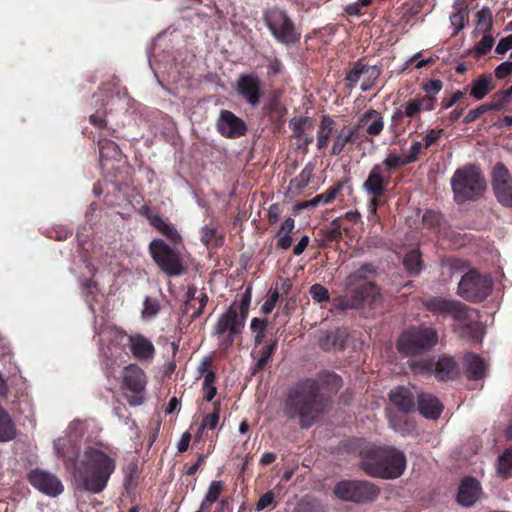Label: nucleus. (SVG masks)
Instances as JSON below:
<instances>
[{"label":"nucleus","mask_w":512,"mask_h":512,"mask_svg":"<svg viewBox=\"0 0 512 512\" xmlns=\"http://www.w3.org/2000/svg\"><path fill=\"white\" fill-rule=\"evenodd\" d=\"M223 488L224 483L222 481H212L210 483L206 495L201 502L202 511L208 510L209 507L218 500Z\"/></svg>","instance_id":"c9c22d12"},{"label":"nucleus","mask_w":512,"mask_h":512,"mask_svg":"<svg viewBox=\"0 0 512 512\" xmlns=\"http://www.w3.org/2000/svg\"><path fill=\"white\" fill-rule=\"evenodd\" d=\"M17 436L16 424L10 414L0 406V443L10 442Z\"/></svg>","instance_id":"a878e982"},{"label":"nucleus","mask_w":512,"mask_h":512,"mask_svg":"<svg viewBox=\"0 0 512 512\" xmlns=\"http://www.w3.org/2000/svg\"><path fill=\"white\" fill-rule=\"evenodd\" d=\"M491 287L492 280L488 276L469 271L459 282L458 294L470 302H478L490 294Z\"/></svg>","instance_id":"9d476101"},{"label":"nucleus","mask_w":512,"mask_h":512,"mask_svg":"<svg viewBox=\"0 0 512 512\" xmlns=\"http://www.w3.org/2000/svg\"><path fill=\"white\" fill-rule=\"evenodd\" d=\"M492 188L502 205L512 206V176L502 163H497L493 169Z\"/></svg>","instance_id":"4468645a"},{"label":"nucleus","mask_w":512,"mask_h":512,"mask_svg":"<svg viewBox=\"0 0 512 512\" xmlns=\"http://www.w3.org/2000/svg\"><path fill=\"white\" fill-rule=\"evenodd\" d=\"M313 170H314L313 164H311V163L307 164L302 169L300 174L290 181L289 189L294 193H299L311 181Z\"/></svg>","instance_id":"72a5a7b5"},{"label":"nucleus","mask_w":512,"mask_h":512,"mask_svg":"<svg viewBox=\"0 0 512 512\" xmlns=\"http://www.w3.org/2000/svg\"><path fill=\"white\" fill-rule=\"evenodd\" d=\"M245 318L238 313L237 302H233L228 310L223 313L214 327V333L218 336L227 335L225 346L232 345L234 337L244 327Z\"/></svg>","instance_id":"ddd939ff"},{"label":"nucleus","mask_w":512,"mask_h":512,"mask_svg":"<svg viewBox=\"0 0 512 512\" xmlns=\"http://www.w3.org/2000/svg\"><path fill=\"white\" fill-rule=\"evenodd\" d=\"M389 182V175L385 174L382 165L377 164L372 167L369 175L363 183L364 190L373 197L381 196Z\"/></svg>","instance_id":"6ab92c4d"},{"label":"nucleus","mask_w":512,"mask_h":512,"mask_svg":"<svg viewBox=\"0 0 512 512\" xmlns=\"http://www.w3.org/2000/svg\"><path fill=\"white\" fill-rule=\"evenodd\" d=\"M310 295L317 302H322L329 299L328 290L320 284H314L310 287Z\"/></svg>","instance_id":"09e8293b"},{"label":"nucleus","mask_w":512,"mask_h":512,"mask_svg":"<svg viewBox=\"0 0 512 512\" xmlns=\"http://www.w3.org/2000/svg\"><path fill=\"white\" fill-rule=\"evenodd\" d=\"M276 345H277V342L275 341L272 344H270L269 346H266L265 348L262 349L261 356L259 357L258 362H257L258 369H261L265 365V363L271 358L272 354L274 353V351L276 349Z\"/></svg>","instance_id":"864d4df0"},{"label":"nucleus","mask_w":512,"mask_h":512,"mask_svg":"<svg viewBox=\"0 0 512 512\" xmlns=\"http://www.w3.org/2000/svg\"><path fill=\"white\" fill-rule=\"evenodd\" d=\"M476 27L475 32L481 34H488L492 28L493 16L489 8L483 7L476 14Z\"/></svg>","instance_id":"f704fd0d"},{"label":"nucleus","mask_w":512,"mask_h":512,"mask_svg":"<svg viewBox=\"0 0 512 512\" xmlns=\"http://www.w3.org/2000/svg\"><path fill=\"white\" fill-rule=\"evenodd\" d=\"M149 252L153 261L167 276H180L185 272L184 261L180 253L163 240L153 239L149 244Z\"/></svg>","instance_id":"39448f33"},{"label":"nucleus","mask_w":512,"mask_h":512,"mask_svg":"<svg viewBox=\"0 0 512 512\" xmlns=\"http://www.w3.org/2000/svg\"><path fill=\"white\" fill-rule=\"evenodd\" d=\"M318 390V385L314 380L298 383L288 392L284 414L289 418H299L302 427L311 426L325 408Z\"/></svg>","instance_id":"f03ea898"},{"label":"nucleus","mask_w":512,"mask_h":512,"mask_svg":"<svg viewBox=\"0 0 512 512\" xmlns=\"http://www.w3.org/2000/svg\"><path fill=\"white\" fill-rule=\"evenodd\" d=\"M150 224L157 229L161 234L167 237L173 243L181 242V236L176 228L159 215L148 216Z\"/></svg>","instance_id":"bb28decb"},{"label":"nucleus","mask_w":512,"mask_h":512,"mask_svg":"<svg viewBox=\"0 0 512 512\" xmlns=\"http://www.w3.org/2000/svg\"><path fill=\"white\" fill-rule=\"evenodd\" d=\"M219 406H220V402L219 401H216L214 403V410L212 413H209L207 415H205L202 419V422L200 424V427L198 429V433L196 435V438L197 439H200L201 438V433L203 430L205 429H215L218 425V422H219Z\"/></svg>","instance_id":"e433bc0d"},{"label":"nucleus","mask_w":512,"mask_h":512,"mask_svg":"<svg viewBox=\"0 0 512 512\" xmlns=\"http://www.w3.org/2000/svg\"><path fill=\"white\" fill-rule=\"evenodd\" d=\"M337 306L341 307L342 309H348V308H358L361 305V299L360 298H339Z\"/></svg>","instance_id":"e2e57ef3"},{"label":"nucleus","mask_w":512,"mask_h":512,"mask_svg":"<svg viewBox=\"0 0 512 512\" xmlns=\"http://www.w3.org/2000/svg\"><path fill=\"white\" fill-rule=\"evenodd\" d=\"M215 373L213 371H209L204 375L203 383H202V392L203 398L210 402L217 394V388L215 386Z\"/></svg>","instance_id":"ea45409f"},{"label":"nucleus","mask_w":512,"mask_h":512,"mask_svg":"<svg viewBox=\"0 0 512 512\" xmlns=\"http://www.w3.org/2000/svg\"><path fill=\"white\" fill-rule=\"evenodd\" d=\"M510 49H512V34L507 37L502 38L498 42L495 52L497 54H504L507 51H509Z\"/></svg>","instance_id":"052dcab7"},{"label":"nucleus","mask_w":512,"mask_h":512,"mask_svg":"<svg viewBox=\"0 0 512 512\" xmlns=\"http://www.w3.org/2000/svg\"><path fill=\"white\" fill-rule=\"evenodd\" d=\"M418 410L426 418L437 419L443 410V405L435 396L423 393L418 396Z\"/></svg>","instance_id":"b1692460"},{"label":"nucleus","mask_w":512,"mask_h":512,"mask_svg":"<svg viewBox=\"0 0 512 512\" xmlns=\"http://www.w3.org/2000/svg\"><path fill=\"white\" fill-rule=\"evenodd\" d=\"M201 240L206 246L217 247L223 242V236L215 228L205 226L201 229Z\"/></svg>","instance_id":"4c0bfd02"},{"label":"nucleus","mask_w":512,"mask_h":512,"mask_svg":"<svg viewBox=\"0 0 512 512\" xmlns=\"http://www.w3.org/2000/svg\"><path fill=\"white\" fill-rule=\"evenodd\" d=\"M380 75V70L376 66H368L362 62L354 64L352 69L347 73L346 80L349 87L353 88L360 81L362 91H368L374 85Z\"/></svg>","instance_id":"f3484780"},{"label":"nucleus","mask_w":512,"mask_h":512,"mask_svg":"<svg viewBox=\"0 0 512 512\" xmlns=\"http://www.w3.org/2000/svg\"><path fill=\"white\" fill-rule=\"evenodd\" d=\"M450 316L459 322L462 327L474 329L477 326L475 321L477 318L476 311L457 300L455 301V305H453Z\"/></svg>","instance_id":"5701e85b"},{"label":"nucleus","mask_w":512,"mask_h":512,"mask_svg":"<svg viewBox=\"0 0 512 512\" xmlns=\"http://www.w3.org/2000/svg\"><path fill=\"white\" fill-rule=\"evenodd\" d=\"M236 91L250 106L259 105L263 97V84L255 74H241L236 83Z\"/></svg>","instance_id":"2eb2a0df"},{"label":"nucleus","mask_w":512,"mask_h":512,"mask_svg":"<svg viewBox=\"0 0 512 512\" xmlns=\"http://www.w3.org/2000/svg\"><path fill=\"white\" fill-rule=\"evenodd\" d=\"M334 494L344 501L366 503L378 497L379 489L367 481L348 480L339 482L334 488Z\"/></svg>","instance_id":"6e6552de"},{"label":"nucleus","mask_w":512,"mask_h":512,"mask_svg":"<svg viewBox=\"0 0 512 512\" xmlns=\"http://www.w3.org/2000/svg\"><path fill=\"white\" fill-rule=\"evenodd\" d=\"M98 145L101 158H113L120 153L118 145L111 140L102 139L99 141Z\"/></svg>","instance_id":"c03bdc74"},{"label":"nucleus","mask_w":512,"mask_h":512,"mask_svg":"<svg viewBox=\"0 0 512 512\" xmlns=\"http://www.w3.org/2000/svg\"><path fill=\"white\" fill-rule=\"evenodd\" d=\"M494 73L498 79H504L505 77L509 76L510 74H512V62H502L500 65L496 67Z\"/></svg>","instance_id":"13d9d810"},{"label":"nucleus","mask_w":512,"mask_h":512,"mask_svg":"<svg viewBox=\"0 0 512 512\" xmlns=\"http://www.w3.org/2000/svg\"><path fill=\"white\" fill-rule=\"evenodd\" d=\"M465 363L468 378L478 380L484 377L486 365L479 356L475 354H467L465 356Z\"/></svg>","instance_id":"c756f323"},{"label":"nucleus","mask_w":512,"mask_h":512,"mask_svg":"<svg viewBox=\"0 0 512 512\" xmlns=\"http://www.w3.org/2000/svg\"><path fill=\"white\" fill-rule=\"evenodd\" d=\"M160 310V306L157 300L147 297L144 300L142 317L144 319H151L155 317Z\"/></svg>","instance_id":"49530a36"},{"label":"nucleus","mask_w":512,"mask_h":512,"mask_svg":"<svg viewBox=\"0 0 512 512\" xmlns=\"http://www.w3.org/2000/svg\"><path fill=\"white\" fill-rule=\"evenodd\" d=\"M116 469L115 460L100 449L89 447L76 463L74 478L78 488L97 494L102 492Z\"/></svg>","instance_id":"f257e3e1"},{"label":"nucleus","mask_w":512,"mask_h":512,"mask_svg":"<svg viewBox=\"0 0 512 512\" xmlns=\"http://www.w3.org/2000/svg\"><path fill=\"white\" fill-rule=\"evenodd\" d=\"M438 342V335L433 328H413L404 332L398 342L397 349L406 355L424 352L434 347Z\"/></svg>","instance_id":"423d86ee"},{"label":"nucleus","mask_w":512,"mask_h":512,"mask_svg":"<svg viewBox=\"0 0 512 512\" xmlns=\"http://www.w3.org/2000/svg\"><path fill=\"white\" fill-rule=\"evenodd\" d=\"M384 117L375 109L365 111L357 120L355 129H364L370 136H378L384 129Z\"/></svg>","instance_id":"aec40b11"},{"label":"nucleus","mask_w":512,"mask_h":512,"mask_svg":"<svg viewBox=\"0 0 512 512\" xmlns=\"http://www.w3.org/2000/svg\"><path fill=\"white\" fill-rule=\"evenodd\" d=\"M442 133H443L442 129H439V130L431 129V130L427 131L426 135L423 138V143H422L424 148L428 149L429 147H431L438 139L441 138Z\"/></svg>","instance_id":"6e6d98bb"},{"label":"nucleus","mask_w":512,"mask_h":512,"mask_svg":"<svg viewBox=\"0 0 512 512\" xmlns=\"http://www.w3.org/2000/svg\"><path fill=\"white\" fill-rule=\"evenodd\" d=\"M492 107V105H481L475 109L470 110L468 114L465 116L463 123L468 124L475 121L481 114L487 112Z\"/></svg>","instance_id":"603ef678"},{"label":"nucleus","mask_w":512,"mask_h":512,"mask_svg":"<svg viewBox=\"0 0 512 512\" xmlns=\"http://www.w3.org/2000/svg\"><path fill=\"white\" fill-rule=\"evenodd\" d=\"M294 228H295L294 219L291 217L286 218L276 234L277 248L286 250L291 246L292 237L290 236V234L293 232Z\"/></svg>","instance_id":"7c9ffc66"},{"label":"nucleus","mask_w":512,"mask_h":512,"mask_svg":"<svg viewBox=\"0 0 512 512\" xmlns=\"http://www.w3.org/2000/svg\"><path fill=\"white\" fill-rule=\"evenodd\" d=\"M403 264L410 273H419L422 269L421 255L418 250L410 251L404 258Z\"/></svg>","instance_id":"a19ab883"},{"label":"nucleus","mask_w":512,"mask_h":512,"mask_svg":"<svg viewBox=\"0 0 512 512\" xmlns=\"http://www.w3.org/2000/svg\"><path fill=\"white\" fill-rule=\"evenodd\" d=\"M391 402L403 412H410L414 409V396L405 387H397L390 391Z\"/></svg>","instance_id":"393cba45"},{"label":"nucleus","mask_w":512,"mask_h":512,"mask_svg":"<svg viewBox=\"0 0 512 512\" xmlns=\"http://www.w3.org/2000/svg\"><path fill=\"white\" fill-rule=\"evenodd\" d=\"M367 474L373 477L392 479L401 476L406 468V458L395 449L372 450L362 462Z\"/></svg>","instance_id":"7ed1b4c3"},{"label":"nucleus","mask_w":512,"mask_h":512,"mask_svg":"<svg viewBox=\"0 0 512 512\" xmlns=\"http://www.w3.org/2000/svg\"><path fill=\"white\" fill-rule=\"evenodd\" d=\"M280 214H281V208H280L279 204H272L269 207V211H268L269 222L271 224H275L278 221Z\"/></svg>","instance_id":"338daca9"},{"label":"nucleus","mask_w":512,"mask_h":512,"mask_svg":"<svg viewBox=\"0 0 512 512\" xmlns=\"http://www.w3.org/2000/svg\"><path fill=\"white\" fill-rule=\"evenodd\" d=\"M278 298H279V293H278V291L276 289L273 290V291H270L269 294H268L267 299L265 300V302L261 306V311L264 314L271 313L272 310L274 309L277 301H278Z\"/></svg>","instance_id":"8fccbe9b"},{"label":"nucleus","mask_w":512,"mask_h":512,"mask_svg":"<svg viewBox=\"0 0 512 512\" xmlns=\"http://www.w3.org/2000/svg\"><path fill=\"white\" fill-rule=\"evenodd\" d=\"M147 384L145 372L136 364H129L122 372V389L132 406L143 403V393Z\"/></svg>","instance_id":"1a4fd4ad"},{"label":"nucleus","mask_w":512,"mask_h":512,"mask_svg":"<svg viewBox=\"0 0 512 512\" xmlns=\"http://www.w3.org/2000/svg\"><path fill=\"white\" fill-rule=\"evenodd\" d=\"M481 494L479 482L474 478L465 479L459 487L457 500L463 506L473 505Z\"/></svg>","instance_id":"412c9836"},{"label":"nucleus","mask_w":512,"mask_h":512,"mask_svg":"<svg viewBox=\"0 0 512 512\" xmlns=\"http://www.w3.org/2000/svg\"><path fill=\"white\" fill-rule=\"evenodd\" d=\"M409 164L404 154L396 155L390 154L388 155L382 162V166L384 171L389 175L391 171L395 170L398 167L405 166Z\"/></svg>","instance_id":"37998d69"},{"label":"nucleus","mask_w":512,"mask_h":512,"mask_svg":"<svg viewBox=\"0 0 512 512\" xmlns=\"http://www.w3.org/2000/svg\"><path fill=\"white\" fill-rule=\"evenodd\" d=\"M416 98L420 104L421 111H431L434 109L435 99L433 97L424 95L417 96Z\"/></svg>","instance_id":"680f3d73"},{"label":"nucleus","mask_w":512,"mask_h":512,"mask_svg":"<svg viewBox=\"0 0 512 512\" xmlns=\"http://www.w3.org/2000/svg\"><path fill=\"white\" fill-rule=\"evenodd\" d=\"M217 130L226 138H238L245 134L246 124L229 110H222L217 119Z\"/></svg>","instance_id":"a211bd4d"},{"label":"nucleus","mask_w":512,"mask_h":512,"mask_svg":"<svg viewBox=\"0 0 512 512\" xmlns=\"http://www.w3.org/2000/svg\"><path fill=\"white\" fill-rule=\"evenodd\" d=\"M111 343L121 347L128 346L132 356L139 361L150 362L156 354L152 341L140 333L128 335L122 330H116L112 334Z\"/></svg>","instance_id":"0eeeda50"},{"label":"nucleus","mask_w":512,"mask_h":512,"mask_svg":"<svg viewBox=\"0 0 512 512\" xmlns=\"http://www.w3.org/2000/svg\"><path fill=\"white\" fill-rule=\"evenodd\" d=\"M467 14V12L456 11L454 14L450 16V23L455 30V34L460 32L464 28L465 21L467 19Z\"/></svg>","instance_id":"de8ad7c7"},{"label":"nucleus","mask_w":512,"mask_h":512,"mask_svg":"<svg viewBox=\"0 0 512 512\" xmlns=\"http://www.w3.org/2000/svg\"><path fill=\"white\" fill-rule=\"evenodd\" d=\"M356 135V129L343 127L333 138L331 155H339L347 143L353 142Z\"/></svg>","instance_id":"c85d7f7f"},{"label":"nucleus","mask_w":512,"mask_h":512,"mask_svg":"<svg viewBox=\"0 0 512 512\" xmlns=\"http://www.w3.org/2000/svg\"><path fill=\"white\" fill-rule=\"evenodd\" d=\"M268 29L278 42L290 44L299 40L300 35L295 31L294 24L279 9H271L265 14Z\"/></svg>","instance_id":"9b49d317"},{"label":"nucleus","mask_w":512,"mask_h":512,"mask_svg":"<svg viewBox=\"0 0 512 512\" xmlns=\"http://www.w3.org/2000/svg\"><path fill=\"white\" fill-rule=\"evenodd\" d=\"M410 367L417 374H434L440 381L452 379L458 373L456 363L448 356L439 357L437 361L431 359L411 361Z\"/></svg>","instance_id":"f8f14e48"},{"label":"nucleus","mask_w":512,"mask_h":512,"mask_svg":"<svg viewBox=\"0 0 512 512\" xmlns=\"http://www.w3.org/2000/svg\"><path fill=\"white\" fill-rule=\"evenodd\" d=\"M456 300H448L441 297H433L425 301V307L433 312L442 315H450Z\"/></svg>","instance_id":"2f4dec72"},{"label":"nucleus","mask_w":512,"mask_h":512,"mask_svg":"<svg viewBox=\"0 0 512 512\" xmlns=\"http://www.w3.org/2000/svg\"><path fill=\"white\" fill-rule=\"evenodd\" d=\"M450 316L459 322L462 327L474 329L477 326L475 321L477 318L476 311L457 300L455 301V305H453Z\"/></svg>","instance_id":"4be33fe9"},{"label":"nucleus","mask_w":512,"mask_h":512,"mask_svg":"<svg viewBox=\"0 0 512 512\" xmlns=\"http://www.w3.org/2000/svg\"><path fill=\"white\" fill-rule=\"evenodd\" d=\"M442 82L438 79L429 80L424 84L423 89L430 94H438L442 90Z\"/></svg>","instance_id":"0e129e2a"},{"label":"nucleus","mask_w":512,"mask_h":512,"mask_svg":"<svg viewBox=\"0 0 512 512\" xmlns=\"http://www.w3.org/2000/svg\"><path fill=\"white\" fill-rule=\"evenodd\" d=\"M492 76L490 74L481 75L473 81L471 86V96L477 100L484 98L491 89Z\"/></svg>","instance_id":"473e14b6"},{"label":"nucleus","mask_w":512,"mask_h":512,"mask_svg":"<svg viewBox=\"0 0 512 512\" xmlns=\"http://www.w3.org/2000/svg\"><path fill=\"white\" fill-rule=\"evenodd\" d=\"M423 147L424 146H423L422 142L414 141L411 144L408 152L403 153L409 164L415 162L418 159L419 154Z\"/></svg>","instance_id":"3c124183"},{"label":"nucleus","mask_w":512,"mask_h":512,"mask_svg":"<svg viewBox=\"0 0 512 512\" xmlns=\"http://www.w3.org/2000/svg\"><path fill=\"white\" fill-rule=\"evenodd\" d=\"M340 190L341 185L330 187L324 193L318 195V200H321L322 204H328L336 198Z\"/></svg>","instance_id":"5fc2aeb1"},{"label":"nucleus","mask_w":512,"mask_h":512,"mask_svg":"<svg viewBox=\"0 0 512 512\" xmlns=\"http://www.w3.org/2000/svg\"><path fill=\"white\" fill-rule=\"evenodd\" d=\"M454 199L458 203L480 198L487 188L481 170L474 164L458 168L451 177Z\"/></svg>","instance_id":"20e7f679"},{"label":"nucleus","mask_w":512,"mask_h":512,"mask_svg":"<svg viewBox=\"0 0 512 512\" xmlns=\"http://www.w3.org/2000/svg\"><path fill=\"white\" fill-rule=\"evenodd\" d=\"M274 500V495L272 492H266L264 495L260 497L257 502L256 510L261 511L268 507Z\"/></svg>","instance_id":"69168bd1"},{"label":"nucleus","mask_w":512,"mask_h":512,"mask_svg":"<svg viewBox=\"0 0 512 512\" xmlns=\"http://www.w3.org/2000/svg\"><path fill=\"white\" fill-rule=\"evenodd\" d=\"M250 303H251V293L249 290H247L242 297L241 303L240 304L237 303L238 313L245 319L248 315Z\"/></svg>","instance_id":"4d7b16f0"},{"label":"nucleus","mask_w":512,"mask_h":512,"mask_svg":"<svg viewBox=\"0 0 512 512\" xmlns=\"http://www.w3.org/2000/svg\"><path fill=\"white\" fill-rule=\"evenodd\" d=\"M334 120L328 115L321 118L317 130L316 146L319 150L325 149L328 146L329 139L334 130Z\"/></svg>","instance_id":"cd10ccee"},{"label":"nucleus","mask_w":512,"mask_h":512,"mask_svg":"<svg viewBox=\"0 0 512 512\" xmlns=\"http://www.w3.org/2000/svg\"><path fill=\"white\" fill-rule=\"evenodd\" d=\"M493 44L494 38L490 34H484L479 43L469 53L475 58H480L491 50Z\"/></svg>","instance_id":"79ce46f5"},{"label":"nucleus","mask_w":512,"mask_h":512,"mask_svg":"<svg viewBox=\"0 0 512 512\" xmlns=\"http://www.w3.org/2000/svg\"><path fill=\"white\" fill-rule=\"evenodd\" d=\"M311 127L312 122L308 117H293L289 121V128L291 129L293 137L295 138H300L304 132Z\"/></svg>","instance_id":"58836bf2"},{"label":"nucleus","mask_w":512,"mask_h":512,"mask_svg":"<svg viewBox=\"0 0 512 512\" xmlns=\"http://www.w3.org/2000/svg\"><path fill=\"white\" fill-rule=\"evenodd\" d=\"M512 471V448L507 449L500 457L498 463V472L507 476Z\"/></svg>","instance_id":"a18cd8bd"},{"label":"nucleus","mask_w":512,"mask_h":512,"mask_svg":"<svg viewBox=\"0 0 512 512\" xmlns=\"http://www.w3.org/2000/svg\"><path fill=\"white\" fill-rule=\"evenodd\" d=\"M421 112L420 104L415 97L413 100L409 101L405 106L404 114L408 118H414Z\"/></svg>","instance_id":"bf43d9fd"},{"label":"nucleus","mask_w":512,"mask_h":512,"mask_svg":"<svg viewBox=\"0 0 512 512\" xmlns=\"http://www.w3.org/2000/svg\"><path fill=\"white\" fill-rule=\"evenodd\" d=\"M191 440V434L189 432H185L182 434L180 440L177 443V449L179 452H185Z\"/></svg>","instance_id":"774afa93"},{"label":"nucleus","mask_w":512,"mask_h":512,"mask_svg":"<svg viewBox=\"0 0 512 512\" xmlns=\"http://www.w3.org/2000/svg\"><path fill=\"white\" fill-rule=\"evenodd\" d=\"M28 479L34 488L51 497L58 496L64 490L60 479L45 470H32L29 473Z\"/></svg>","instance_id":"dca6fc26"}]
</instances>
